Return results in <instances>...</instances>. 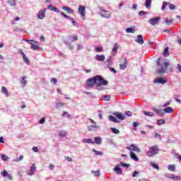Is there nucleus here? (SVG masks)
<instances>
[{
  "label": "nucleus",
  "mask_w": 181,
  "mask_h": 181,
  "mask_svg": "<svg viewBox=\"0 0 181 181\" xmlns=\"http://www.w3.org/2000/svg\"><path fill=\"white\" fill-rule=\"evenodd\" d=\"M158 153H159V148L156 145L149 147V151H147V155L149 158H152L155 155H158Z\"/></svg>",
  "instance_id": "nucleus-1"
},
{
  "label": "nucleus",
  "mask_w": 181,
  "mask_h": 181,
  "mask_svg": "<svg viewBox=\"0 0 181 181\" xmlns=\"http://www.w3.org/2000/svg\"><path fill=\"white\" fill-rule=\"evenodd\" d=\"M97 87H101V86H108V81H105L101 76H95Z\"/></svg>",
  "instance_id": "nucleus-2"
},
{
  "label": "nucleus",
  "mask_w": 181,
  "mask_h": 181,
  "mask_svg": "<svg viewBox=\"0 0 181 181\" xmlns=\"http://www.w3.org/2000/svg\"><path fill=\"white\" fill-rule=\"evenodd\" d=\"M96 83H97V78L94 76L93 78L88 79L86 84L88 87H89V88H93V87L95 86Z\"/></svg>",
  "instance_id": "nucleus-3"
},
{
  "label": "nucleus",
  "mask_w": 181,
  "mask_h": 181,
  "mask_svg": "<svg viewBox=\"0 0 181 181\" xmlns=\"http://www.w3.org/2000/svg\"><path fill=\"white\" fill-rule=\"evenodd\" d=\"M168 66H169V62H165L161 65V68L158 70V74H163V73H165L166 70H168Z\"/></svg>",
  "instance_id": "nucleus-4"
},
{
  "label": "nucleus",
  "mask_w": 181,
  "mask_h": 181,
  "mask_svg": "<svg viewBox=\"0 0 181 181\" xmlns=\"http://www.w3.org/2000/svg\"><path fill=\"white\" fill-rule=\"evenodd\" d=\"M99 15L102 16L103 18H106V19L111 18V13L107 10H100Z\"/></svg>",
  "instance_id": "nucleus-5"
},
{
  "label": "nucleus",
  "mask_w": 181,
  "mask_h": 181,
  "mask_svg": "<svg viewBox=\"0 0 181 181\" xmlns=\"http://www.w3.org/2000/svg\"><path fill=\"white\" fill-rule=\"evenodd\" d=\"M78 13L81 15V18L84 19L86 18V6H78Z\"/></svg>",
  "instance_id": "nucleus-6"
},
{
  "label": "nucleus",
  "mask_w": 181,
  "mask_h": 181,
  "mask_svg": "<svg viewBox=\"0 0 181 181\" xmlns=\"http://www.w3.org/2000/svg\"><path fill=\"white\" fill-rule=\"evenodd\" d=\"M127 149H128V151H134V152H141V149L135 146V144H131L130 146L127 147Z\"/></svg>",
  "instance_id": "nucleus-7"
},
{
  "label": "nucleus",
  "mask_w": 181,
  "mask_h": 181,
  "mask_svg": "<svg viewBox=\"0 0 181 181\" xmlns=\"http://www.w3.org/2000/svg\"><path fill=\"white\" fill-rule=\"evenodd\" d=\"M112 114L115 115V117H117L118 119H120V121H124V119H125V115L121 112H115Z\"/></svg>",
  "instance_id": "nucleus-8"
},
{
  "label": "nucleus",
  "mask_w": 181,
  "mask_h": 181,
  "mask_svg": "<svg viewBox=\"0 0 181 181\" xmlns=\"http://www.w3.org/2000/svg\"><path fill=\"white\" fill-rule=\"evenodd\" d=\"M160 16L155 18H151L149 21V23H151V25H152L153 26H155V25H158V23H159V21H160Z\"/></svg>",
  "instance_id": "nucleus-9"
},
{
  "label": "nucleus",
  "mask_w": 181,
  "mask_h": 181,
  "mask_svg": "<svg viewBox=\"0 0 181 181\" xmlns=\"http://www.w3.org/2000/svg\"><path fill=\"white\" fill-rule=\"evenodd\" d=\"M31 49L32 50H40V47H39V42L36 41H33L31 42Z\"/></svg>",
  "instance_id": "nucleus-10"
},
{
  "label": "nucleus",
  "mask_w": 181,
  "mask_h": 181,
  "mask_svg": "<svg viewBox=\"0 0 181 181\" xmlns=\"http://www.w3.org/2000/svg\"><path fill=\"white\" fill-rule=\"evenodd\" d=\"M154 83H158L159 84H166V83H168V80L163 78H157L154 81Z\"/></svg>",
  "instance_id": "nucleus-11"
},
{
  "label": "nucleus",
  "mask_w": 181,
  "mask_h": 181,
  "mask_svg": "<svg viewBox=\"0 0 181 181\" xmlns=\"http://www.w3.org/2000/svg\"><path fill=\"white\" fill-rule=\"evenodd\" d=\"M45 15H46V9L40 10L38 13V18L45 19Z\"/></svg>",
  "instance_id": "nucleus-12"
},
{
  "label": "nucleus",
  "mask_w": 181,
  "mask_h": 181,
  "mask_svg": "<svg viewBox=\"0 0 181 181\" xmlns=\"http://www.w3.org/2000/svg\"><path fill=\"white\" fill-rule=\"evenodd\" d=\"M21 54L23 56L24 62L26 63V64L30 66V61L29 60V58H28V57H26V54H25V53L23 52H21Z\"/></svg>",
  "instance_id": "nucleus-13"
},
{
  "label": "nucleus",
  "mask_w": 181,
  "mask_h": 181,
  "mask_svg": "<svg viewBox=\"0 0 181 181\" xmlns=\"http://www.w3.org/2000/svg\"><path fill=\"white\" fill-rule=\"evenodd\" d=\"M47 8L48 9H49V11H52L53 12H56L57 13H59V12H60V10H59V8L52 5H48Z\"/></svg>",
  "instance_id": "nucleus-14"
},
{
  "label": "nucleus",
  "mask_w": 181,
  "mask_h": 181,
  "mask_svg": "<svg viewBox=\"0 0 181 181\" xmlns=\"http://www.w3.org/2000/svg\"><path fill=\"white\" fill-rule=\"evenodd\" d=\"M127 63H128V62L127 61V58H124V63L119 64L120 70H125V69H127Z\"/></svg>",
  "instance_id": "nucleus-15"
},
{
  "label": "nucleus",
  "mask_w": 181,
  "mask_h": 181,
  "mask_svg": "<svg viewBox=\"0 0 181 181\" xmlns=\"http://www.w3.org/2000/svg\"><path fill=\"white\" fill-rule=\"evenodd\" d=\"M136 42L139 43V45H144V37L141 35H139L137 36V39Z\"/></svg>",
  "instance_id": "nucleus-16"
},
{
  "label": "nucleus",
  "mask_w": 181,
  "mask_h": 181,
  "mask_svg": "<svg viewBox=\"0 0 181 181\" xmlns=\"http://www.w3.org/2000/svg\"><path fill=\"white\" fill-rule=\"evenodd\" d=\"M114 170L117 175H122V170L121 168H119V165H116L114 168Z\"/></svg>",
  "instance_id": "nucleus-17"
},
{
  "label": "nucleus",
  "mask_w": 181,
  "mask_h": 181,
  "mask_svg": "<svg viewBox=\"0 0 181 181\" xmlns=\"http://www.w3.org/2000/svg\"><path fill=\"white\" fill-rule=\"evenodd\" d=\"M130 157L133 160H135L136 162H138L139 160V158H138V156H136V154L134 153V151L130 152Z\"/></svg>",
  "instance_id": "nucleus-18"
},
{
  "label": "nucleus",
  "mask_w": 181,
  "mask_h": 181,
  "mask_svg": "<svg viewBox=\"0 0 181 181\" xmlns=\"http://www.w3.org/2000/svg\"><path fill=\"white\" fill-rule=\"evenodd\" d=\"M1 93H2V94H5L6 97H9V93H8V89H6V88H5V86L1 87Z\"/></svg>",
  "instance_id": "nucleus-19"
},
{
  "label": "nucleus",
  "mask_w": 181,
  "mask_h": 181,
  "mask_svg": "<svg viewBox=\"0 0 181 181\" xmlns=\"http://www.w3.org/2000/svg\"><path fill=\"white\" fill-rule=\"evenodd\" d=\"M95 59L98 62H104L105 60V56H104V55H96Z\"/></svg>",
  "instance_id": "nucleus-20"
},
{
  "label": "nucleus",
  "mask_w": 181,
  "mask_h": 181,
  "mask_svg": "<svg viewBox=\"0 0 181 181\" xmlns=\"http://www.w3.org/2000/svg\"><path fill=\"white\" fill-rule=\"evenodd\" d=\"M62 9L64 11H66V12H67L68 13H74V11L73 9L70 8V7H67V6H62Z\"/></svg>",
  "instance_id": "nucleus-21"
},
{
  "label": "nucleus",
  "mask_w": 181,
  "mask_h": 181,
  "mask_svg": "<svg viewBox=\"0 0 181 181\" xmlns=\"http://www.w3.org/2000/svg\"><path fill=\"white\" fill-rule=\"evenodd\" d=\"M153 110L158 115H163V110H162L161 109H158L156 107H154Z\"/></svg>",
  "instance_id": "nucleus-22"
},
{
  "label": "nucleus",
  "mask_w": 181,
  "mask_h": 181,
  "mask_svg": "<svg viewBox=\"0 0 181 181\" xmlns=\"http://www.w3.org/2000/svg\"><path fill=\"white\" fill-rule=\"evenodd\" d=\"M30 175H35V172H36V165L35 163H33L30 167Z\"/></svg>",
  "instance_id": "nucleus-23"
},
{
  "label": "nucleus",
  "mask_w": 181,
  "mask_h": 181,
  "mask_svg": "<svg viewBox=\"0 0 181 181\" xmlns=\"http://www.w3.org/2000/svg\"><path fill=\"white\" fill-rule=\"evenodd\" d=\"M164 112H166V114H172L173 112V109L170 107H168L163 110Z\"/></svg>",
  "instance_id": "nucleus-24"
},
{
  "label": "nucleus",
  "mask_w": 181,
  "mask_h": 181,
  "mask_svg": "<svg viewBox=\"0 0 181 181\" xmlns=\"http://www.w3.org/2000/svg\"><path fill=\"white\" fill-rule=\"evenodd\" d=\"M94 141L95 144H96L97 145H100V144L103 142L100 136L95 137Z\"/></svg>",
  "instance_id": "nucleus-25"
},
{
  "label": "nucleus",
  "mask_w": 181,
  "mask_h": 181,
  "mask_svg": "<svg viewBox=\"0 0 181 181\" xmlns=\"http://www.w3.org/2000/svg\"><path fill=\"white\" fill-rule=\"evenodd\" d=\"M83 141V144H92V145H94V142L91 139H84Z\"/></svg>",
  "instance_id": "nucleus-26"
},
{
  "label": "nucleus",
  "mask_w": 181,
  "mask_h": 181,
  "mask_svg": "<svg viewBox=\"0 0 181 181\" xmlns=\"http://www.w3.org/2000/svg\"><path fill=\"white\" fill-rule=\"evenodd\" d=\"M100 170H98L96 171L92 170L91 173H93L94 176H95V177H100Z\"/></svg>",
  "instance_id": "nucleus-27"
},
{
  "label": "nucleus",
  "mask_w": 181,
  "mask_h": 181,
  "mask_svg": "<svg viewBox=\"0 0 181 181\" xmlns=\"http://www.w3.org/2000/svg\"><path fill=\"white\" fill-rule=\"evenodd\" d=\"M98 128V127H97L96 125H90L88 126V131H95V129Z\"/></svg>",
  "instance_id": "nucleus-28"
},
{
  "label": "nucleus",
  "mask_w": 181,
  "mask_h": 181,
  "mask_svg": "<svg viewBox=\"0 0 181 181\" xmlns=\"http://www.w3.org/2000/svg\"><path fill=\"white\" fill-rule=\"evenodd\" d=\"M170 178L173 179V180H181V177H180L176 176V175H171L170 176Z\"/></svg>",
  "instance_id": "nucleus-29"
},
{
  "label": "nucleus",
  "mask_w": 181,
  "mask_h": 181,
  "mask_svg": "<svg viewBox=\"0 0 181 181\" xmlns=\"http://www.w3.org/2000/svg\"><path fill=\"white\" fill-rule=\"evenodd\" d=\"M21 84H23V86H25L26 84H28V81L26 80V77H21Z\"/></svg>",
  "instance_id": "nucleus-30"
},
{
  "label": "nucleus",
  "mask_w": 181,
  "mask_h": 181,
  "mask_svg": "<svg viewBox=\"0 0 181 181\" xmlns=\"http://www.w3.org/2000/svg\"><path fill=\"white\" fill-rule=\"evenodd\" d=\"M163 54V56H169V47H166L164 49Z\"/></svg>",
  "instance_id": "nucleus-31"
},
{
  "label": "nucleus",
  "mask_w": 181,
  "mask_h": 181,
  "mask_svg": "<svg viewBox=\"0 0 181 181\" xmlns=\"http://www.w3.org/2000/svg\"><path fill=\"white\" fill-rule=\"evenodd\" d=\"M176 169V167L175 165L171 164L168 165V170H170V172H175V170Z\"/></svg>",
  "instance_id": "nucleus-32"
},
{
  "label": "nucleus",
  "mask_w": 181,
  "mask_h": 181,
  "mask_svg": "<svg viewBox=\"0 0 181 181\" xmlns=\"http://www.w3.org/2000/svg\"><path fill=\"white\" fill-rule=\"evenodd\" d=\"M109 119H110V121H112V122H118V119H116V117L112 115L109 116Z\"/></svg>",
  "instance_id": "nucleus-33"
},
{
  "label": "nucleus",
  "mask_w": 181,
  "mask_h": 181,
  "mask_svg": "<svg viewBox=\"0 0 181 181\" xmlns=\"http://www.w3.org/2000/svg\"><path fill=\"white\" fill-rule=\"evenodd\" d=\"M150 165L153 168V169H156L157 170H159V165H156L155 163L151 162L150 163Z\"/></svg>",
  "instance_id": "nucleus-34"
},
{
  "label": "nucleus",
  "mask_w": 181,
  "mask_h": 181,
  "mask_svg": "<svg viewBox=\"0 0 181 181\" xmlns=\"http://www.w3.org/2000/svg\"><path fill=\"white\" fill-rule=\"evenodd\" d=\"M154 138H155V139H159V141H162V136H160V134H158V132H156L154 134Z\"/></svg>",
  "instance_id": "nucleus-35"
},
{
  "label": "nucleus",
  "mask_w": 181,
  "mask_h": 181,
  "mask_svg": "<svg viewBox=\"0 0 181 181\" xmlns=\"http://www.w3.org/2000/svg\"><path fill=\"white\" fill-rule=\"evenodd\" d=\"M127 33H135L136 30L135 29H133L132 28H129L126 29Z\"/></svg>",
  "instance_id": "nucleus-36"
},
{
  "label": "nucleus",
  "mask_w": 181,
  "mask_h": 181,
  "mask_svg": "<svg viewBox=\"0 0 181 181\" xmlns=\"http://www.w3.org/2000/svg\"><path fill=\"white\" fill-rule=\"evenodd\" d=\"M1 159L4 162H8V160H9V157H8V156L4 154V155L1 156Z\"/></svg>",
  "instance_id": "nucleus-37"
},
{
  "label": "nucleus",
  "mask_w": 181,
  "mask_h": 181,
  "mask_svg": "<svg viewBox=\"0 0 181 181\" xmlns=\"http://www.w3.org/2000/svg\"><path fill=\"white\" fill-rule=\"evenodd\" d=\"M144 114L146 115V117H153V113L151 112L144 111Z\"/></svg>",
  "instance_id": "nucleus-38"
},
{
  "label": "nucleus",
  "mask_w": 181,
  "mask_h": 181,
  "mask_svg": "<svg viewBox=\"0 0 181 181\" xmlns=\"http://www.w3.org/2000/svg\"><path fill=\"white\" fill-rule=\"evenodd\" d=\"M151 4H152V0H146V8H149V6H151Z\"/></svg>",
  "instance_id": "nucleus-39"
},
{
  "label": "nucleus",
  "mask_w": 181,
  "mask_h": 181,
  "mask_svg": "<svg viewBox=\"0 0 181 181\" xmlns=\"http://www.w3.org/2000/svg\"><path fill=\"white\" fill-rule=\"evenodd\" d=\"M119 166H122L123 168H129L131 165L129 164H127L125 163H120Z\"/></svg>",
  "instance_id": "nucleus-40"
},
{
  "label": "nucleus",
  "mask_w": 181,
  "mask_h": 181,
  "mask_svg": "<svg viewBox=\"0 0 181 181\" xmlns=\"http://www.w3.org/2000/svg\"><path fill=\"white\" fill-rule=\"evenodd\" d=\"M118 50V44L115 43L114 45V47L112 49L113 53H117V51Z\"/></svg>",
  "instance_id": "nucleus-41"
},
{
  "label": "nucleus",
  "mask_w": 181,
  "mask_h": 181,
  "mask_svg": "<svg viewBox=\"0 0 181 181\" xmlns=\"http://www.w3.org/2000/svg\"><path fill=\"white\" fill-rule=\"evenodd\" d=\"M110 98L111 97L110 95H105L102 97V100H103L104 101H110Z\"/></svg>",
  "instance_id": "nucleus-42"
},
{
  "label": "nucleus",
  "mask_w": 181,
  "mask_h": 181,
  "mask_svg": "<svg viewBox=\"0 0 181 181\" xmlns=\"http://www.w3.org/2000/svg\"><path fill=\"white\" fill-rule=\"evenodd\" d=\"M168 5H169V3H168V2H166V1H164V2L163 3V6H162L161 9H162L163 11H164V9H166V6H168Z\"/></svg>",
  "instance_id": "nucleus-43"
},
{
  "label": "nucleus",
  "mask_w": 181,
  "mask_h": 181,
  "mask_svg": "<svg viewBox=\"0 0 181 181\" xmlns=\"http://www.w3.org/2000/svg\"><path fill=\"white\" fill-rule=\"evenodd\" d=\"M163 124H165V120L163 119L157 120V125H163Z\"/></svg>",
  "instance_id": "nucleus-44"
},
{
  "label": "nucleus",
  "mask_w": 181,
  "mask_h": 181,
  "mask_svg": "<svg viewBox=\"0 0 181 181\" xmlns=\"http://www.w3.org/2000/svg\"><path fill=\"white\" fill-rule=\"evenodd\" d=\"M56 107H57V108H62V107H64V103H58L56 104Z\"/></svg>",
  "instance_id": "nucleus-45"
},
{
  "label": "nucleus",
  "mask_w": 181,
  "mask_h": 181,
  "mask_svg": "<svg viewBox=\"0 0 181 181\" xmlns=\"http://www.w3.org/2000/svg\"><path fill=\"white\" fill-rule=\"evenodd\" d=\"M93 152H94L95 153V155H97V156H102V155H103V152H101V151H96L95 149H93Z\"/></svg>",
  "instance_id": "nucleus-46"
},
{
  "label": "nucleus",
  "mask_w": 181,
  "mask_h": 181,
  "mask_svg": "<svg viewBox=\"0 0 181 181\" xmlns=\"http://www.w3.org/2000/svg\"><path fill=\"white\" fill-rule=\"evenodd\" d=\"M111 131L113 134H119V130L118 129L112 128Z\"/></svg>",
  "instance_id": "nucleus-47"
},
{
  "label": "nucleus",
  "mask_w": 181,
  "mask_h": 181,
  "mask_svg": "<svg viewBox=\"0 0 181 181\" xmlns=\"http://www.w3.org/2000/svg\"><path fill=\"white\" fill-rule=\"evenodd\" d=\"M8 4H10L11 6H15L16 5V1H15V0H10Z\"/></svg>",
  "instance_id": "nucleus-48"
},
{
  "label": "nucleus",
  "mask_w": 181,
  "mask_h": 181,
  "mask_svg": "<svg viewBox=\"0 0 181 181\" xmlns=\"http://www.w3.org/2000/svg\"><path fill=\"white\" fill-rule=\"evenodd\" d=\"M1 175L4 177H6L8 175V171L4 170L3 172L1 173Z\"/></svg>",
  "instance_id": "nucleus-49"
},
{
  "label": "nucleus",
  "mask_w": 181,
  "mask_h": 181,
  "mask_svg": "<svg viewBox=\"0 0 181 181\" xmlns=\"http://www.w3.org/2000/svg\"><path fill=\"white\" fill-rule=\"evenodd\" d=\"M165 23L167 25H172V23H173V20L165 19Z\"/></svg>",
  "instance_id": "nucleus-50"
},
{
  "label": "nucleus",
  "mask_w": 181,
  "mask_h": 181,
  "mask_svg": "<svg viewBox=\"0 0 181 181\" xmlns=\"http://www.w3.org/2000/svg\"><path fill=\"white\" fill-rule=\"evenodd\" d=\"M125 115H127V117H132V112H131V111H129V110L126 111Z\"/></svg>",
  "instance_id": "nucleus-51"
},
{
  "label": "nucleus",
  "mask_w": 181,
  "mask_h": 181,
  "mask_svg": "<svg viewBox=\"0 0 181 181\" xmlns=\"http://www.w3.org/2000/svg\"><path fill=\"white\" fill-rule=\"evenodd\" d=\"M169 8L171 11H175V9H176V6L173 5V4H170L169 5Z\"/></svg>",
  "instance_id": "nucleus-52"
},
{
  "label": "nucleus",
  "mask_w": 181,
  "mask_h": 181,
  "mask_svg": "<svg viewBox=\"0 0 181 181\" xmlns=\"http://www.w3.org/2000/svg\"><path fill=\"white\" fill-rule=\"evenodd\" d=\"M147 13H148V12L141 11H139V15H140V16H144V15H146Z\"/></svg>",
  "instance_id": "nucleus-53"
},
{
  "label": "nucleus",
  "mask_w": 181,
  "mask_h": 181,
  "mask_svg": "<svg viewBox=\"0 0 181 181\" xmlns=\"http://www.w3.org/2000/svg\"><path fill=\"white\" fill-rule=\"evenodd\" d=\"M51 83H53V84H56L57 83V79H56V78H52Z\"/></svg>",
  "instance_id": "nucleus-54"
},
{
  "label": "nucleus",
  "mask_w": 181,
  "mask_h": 181,
  "mask_svg": "<svg viewBox=\"0 0 181 181\" xmlns=\"http://www.w3.org/2000/svg\"><path fill=\"white\" fill-rule=\"evenodd\" d=\"M46 121V118L42 117L40 121L39 124H45V122Z\"/></svg>",
  "instance_id": "nucleus-55"
},
{
  "label": "nucleus",
  "mask_w": 181,
  "mask_h": 181,
  "mask_svg": "<svg viewBox=\"0 0 181 181\" xmlns=\"http://www.w3.org/2000/svg\"><path fill=\"white\" fill-rule=\"evenodd\" d=\"M66 132H59V136H60L64 137V136H66Z\"/></svg>",
  "instance_id": "nucleus-56"
},
{
  "label": "nucleus",
  "mask_w": 181,
  "mask_h": 181,
  "mask_svg": "<svg viewBox=\"0 0 181 181\" xmlns=\"http://www.w3.org/2000/svg\"><path fill=\"white\" fill-rule=\"evenodd\" d=\"M61 15H62V16H64V18H66V19H70V16L66 15L64 13L62 12Z\"/></svg>",
  "instance_id": "nucleus-57"
},
{
  "label": "nucleus",
  "mask_w": 181,
  "mask_h": 181,
  "mask_svg": "<svg viewBox=\"0 0 181 181\" xmlns=\"http://www.w3.org/2000/svg\"><path fill=\"white\" fill-rule=\"evenodd\" d=\"M23 159V156H20L17 159L16 162H21Z\"/></svg>",
  "instance_id": "nucleus-58"
},
{
  "label": "nucleus",
  "mask_w": 181,
  "mask_h": 181,
  "mask_svg": "<svg viewBox=\"0 0 181 181\" xmlns=\"http://www.w3.org/2000/svg\"><path fill=\"white\" fill-rule=\"evenodd\" d=\"M95 52H103V47H99L96 48Z\"/></svg>",
  "instance_id": "nucleus-59"
},
{
  "label": "nucleus",
  "mask_w": 181,
  "mask_h": 181,
  "mask_svg": "<svg viewBox=\"0 0 181 181\" xmlns=\"http://www.w3.org/2000/svg\"><path fill=\"white\" fill-rule=\"evenodd\" d=\"M49 168L50 169V170H53L54 169V165L49 164Z\"/></svg>",
  "instance_id": "nucleus-60"
},
{
  "label": "nucleus",
  "mask_w": 181,
  "mask_h": 181,
  "mask_svg": "<svg viewBox=\"0 0 181 181\" xmlns=\"http://www.w3.org/2000/svg\"><path fill=\"white\" fill-rule=\"evenodd\" d=\"M33 151L34 152H39V148H37V147H36V146H34V147L33 148Z\"/></svg>",
  "instance_id": "nucleus-61"
},
{
  "label": "nucleus",
  "mask_w": 181,
  "mask_h": 181,
  "mask_svg": "<svg viewBox=\"0 0 181 181\" xmlns=\"http://www.w3.org/2000/svg\"><path fill=\"white\" fill-rule=\"evenodd\" d=\"M139 173V172H138V171H134V172L133 173V174H132L133 177H136V175H138Z\"/></svg>",
  "instance_id": "nucleus-62"
},
{
  "label": "nucleus",
  "mask_w": 181,
  "mask_h": 181,
  "mask_svg": "<svg viewBox=\"0 0 181 181\" xmlns=\"http://www.w3.org/2000/svg\"><path fill=\"white\" fill-rule=\"evenodd\" d=\"M109 69L110 70V71H112V73H115V74L117 73V71L114 68L109 67Z\"/></svg>",
  "instance_id": "nucleus-63"
},
{
  "label": "nucleus",
  "mask_w": 181,
  "mask_h": 181,
  "mask_svg": "<svg viewBox=\"0 0 181 181\" xmlns=\"http://www.w3.org/2000/svg\"><path fill=\"white\" fill-rule=\"evenodd\" d=\"M6 177L9 180H12V175H11V174H8Z\"/></svg>",
  "instance_id": "nucleus-64"
}]
</instances>
